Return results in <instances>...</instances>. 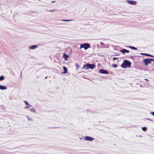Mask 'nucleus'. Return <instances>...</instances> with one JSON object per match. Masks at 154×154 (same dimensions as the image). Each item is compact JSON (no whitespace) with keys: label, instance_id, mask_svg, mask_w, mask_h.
Instances as JSON below:
<instances>
[{"label":"nucleus","instance_id":"7","mask_svg":"<svg viewBox=\"0 0 154 154\" xmlns=\"http://www.w3.org/2000/svg\"><path fill=\"white\" fill-rule=\"evenodd\" d=\"M128 3H129L130 4L132 5H135L136 3V2L134 1H133L128 0Z\"/></svg>","mask_w":154,"mask_h":154},{"label":"nucleus","instance_id":"22","mask_svg":"<svg viewBox=\"0 0 154 154\" xmlns=\"http://www.w3.org/2000/svg\"><path fill=\"white\" fill-rule=\"evenodd\" d=\"M150 60V63H151V61H153V59L152 58L149 59Z\"/></svg>","mask_w":154,"mask_h":154},{"label":"nucleus","instance_id":"15","mask_svg":"<svg viewBox=\"0 0 154 154\" xmlns=\"http://www.w3.org/2000/svg\"><path fill=\"white\" fill-rule=\"evenodd\" d=\"M5 79V78L3 76H0V80L2 81L4 80Z\"/></svg>","mask_w":154,"mask_h":154},{"label":"nucleus","instance_id":"13","mask_svg":"<svg viewBox=\"0 0 154 154\" xmlns=\"http://www.w3.org/2000/svg\"><path fill=\"white\" fill-rule=\"evenodd\" d=\"M38 47V46L36 45H34L31 46L29 48L31 49H34L35 48H36Z\"/></svg>","mask_w":154,"mask_h":154},{"label":"nucleus","instance_id":"3","mask_svg":"<svg viewBox=\"0 0 154 154\" xmlns=\"http://www.w3.org/2000/svg\"><path fill=\"white\" fill-rule=\"evenodd\" d=\"M90 45L88 43H84L80 45V48H84L85 50H86L88 48H90Z\"/></svg>","mask_w":154,"mask_h":154},{"label":"nucleus","instance_id":"19","mask_svg":"<svg viewBox=\"0 0 154 154\" xmlns=\"http://www.w3.org/2000/svg\"><path fill=\"white\" fill-rule=\"evenodd\" d=\"M112 66L114 68H116L117 67V65L116 64H114L112 65Z\"/></svg>","mask_w":154,"mask_h":154},{"label":"nucleus","instance_id":"26","mask_svg":"<svg viewBox=\"0 0 154 154\" xmlns=\"http://www.w3.org/2000/svg\"><path fill=\"white\" fill-rule=\"evenodd\" d=\"M145 80H146V81H148V79H145Z\"/></svg>","mask_w":154,"mask_h":154},{"label":"nucleus","instance_id":"10","mask_svg":"<svg viewBox=\"0 0 154 154\" xmlns=\"http://www.w3.org/2000/svg\"><path fill=\"white\" fill-rule=\"evenodd\" d=\"M7 89L6 87L3 86V85H0V89L2 90H5Z\"/></svg>","mask_w":154,"mask_h":154},{"label":"nucleus","instance_id":"11","mask_svg":"<svg viewBox=\"0 0 154 154\" xmlns=\"http://www.w3.org/2000/svg\"><path fill=\"white\" fill-rule=\"evenodd\" d=\"M63 69L64 70V72H63L64 73H66L67 72V69L66 67L65 66H63Z\"/></svg>","mask_w":154,"mask_h":154},{"label":"nucleus","instance_id":"1","mask_svg":"<svg viewBox=\"0 0 154 154\" xmlns=\"http://www.w3.org/2000/svg\"><path fill=\"white\" fill-rule=\"evenodd\" d=\"M131 65V63L127 60H125L121 65V67L124 68L129 67Z\"/></svg>","mask_w":154,"mask_h":154},{"label":"nucleus","instance_id":"17","mask_svg":"<svg viewBox=\"0 0 154 154\" xmlns=\"http://www.w3.org/2000/svg\"><path fill=\"white\" fill-rule=\"evenodd\" d=\"M71 20H62V21H71Z\"/></svg>","mask_w":154,"mask_h":154},{"label":"nucleus","instance_id":"8","mask_svg":"<svg viewBox=\"0 0 154 154\" xmlns=\"http://www.w3.org/2000/svg\"><path fill=\"white\" fill-rule=\"evenodd\" d=\"M120 51L122 53L124 54L125 53H129V51L128 50H127L126 49H123L122 50H121Z\"/></svg>","mask_w":154,"mask_h":154},{"label":"nucleus","instance_id":"2","mask_svg":"<svg viewBox=\"0 0 154 154\" xmlns=\"http://www.w3.org/2000/svg\"><path fill=\"white\" fill-rule=\"evenodd\" d=\"M95 66H96L93 64H87L84 65L83 67H82V69H85L87 70L88 69H93Z\"/></svg>","mask_w":154,"mask_h":154},{"label":"nucleus","instance_id":"4","mask_svg":"<svg viewBox=\"0 0 154 154\" xmlns=\"http://www.w3.org/2000/svg\"><path fill=\"white\" fill-rule=\"evenodd\" d=\"M143 61L145 65V66L147 65L148 63H150V60L149 59H143Z\"/></svg>","mask_w":154,"mask_h":154},{"label":"nucleus","instance_id":"18","mask_svg":"<svg viewBox=\"0 0 154 154\" xmlns=\"http://www.w3.org/2000/svg\"><path fill=\"white\" fill-rule=\"evenodd\" d=\"M76 66L77 69H78V68L79 67V65L77 64H76Z\"/></svg>","mask_w":154,"mask_h":154},{"label":"nucleus","instance_id":"9","mask_svg":"<svg viewBox=\"0 0 154 154\" xmlns=\"http://www.w3.org/2000/svg\"><path fill=\"white\" fill-rule=\"evenodd\" d=\"M63 57L64 58V59L66 60H67V58L69 56L68 55L64 53L63 54Z\"/></svg>","mask_w":154,"mask_h":154},{"label":"nucleus","instance_id":"12","mask_svg":"<svg viewBox=\"0 0 154 154\" xmlns=\"http://www.w3.org/2000/svg\"><path fill=\"white\" fill-rule=\"evenodd\" d=\"M141 54L142 55H146V56H148L151 57H154L152 55H150V54H146V53H141Z\"/></svg>","mask_w":154,"mask_h":154},{"label":"nucleus","instance_id":"24","mask_svg":"<svg viewBox=\"0 0 154 154\" xmlns=\"http://www.w3.org/2000/svg\"><path fill=\"white\" fill-rule=\"evenodd\" d=\"M152 115L154 116V112H152Z\"/></svg>","mask_w":154,"mask_h":154},{"label":"nucleus","instance_id":"5","mask_svg":"<svg viewBox=\"0 0 154 154\" xmlns=\"http://www.w3.org/2000/svg\"><path fill=\"white\" fill-rule=\"evenodd\" d=\"M99 71L100 73L102 74H108V72L107 70H105L103 69H100L99 70Z\"/></svg>","mask_w":154,"mask_h":154},{"label":"nucleus","instance_id":"6","mask_svg":"<svg viewBox=\"0 0 154 154\" xmlns=\"http://www.w3.org/2000/svg\"><path fill=\"white\" fill-rule=\"evenodd\" d=\"M94 139V138H92L90 137H86L85 140L87 141H92Z\"/></svg>","mask_w":154,"mask_h":154},{"label":"nucleus","instance_id":"16","mask_svg":"<svg viewBox=\"0 0 154 154\" xmlns=\"http://www.w3.org/2000/svg\"><path fill=\"white\" fill-rule=\"evenodd\" d=\"M142 130L144 131H146V127H143L142 128Z\"/></svg>","mask_w":154,"mask_h":154},{"label":"nucleus","instance_id":"21","mask_svg":"<svg viewBox=\"0 0 154 154\" xmlns=\"http://www.w3.org/2000/svg\"><path fill=\"white\" fill-rule=\"evenodd\" d=\"M113 60H116V59H118V58H117V57H114L113 58Z\"/></svg>","mask_w":154,"mask_h":154},{"label":"nucleus","instance_id":"23","mask_svg":"<svg viewBox=\"0 0 154 154\" xmlns=\"http://www.w3.org/2000/svg\"><path fill=\"white\" fill-rule=\"evenodd\" d=\"M31 110L32 111H33V112H34L35 111V110H34V109H31Z\"/></svg>","mask_w":154,"mask_h":154},{"label":"nucleus","instance_id":"14","mask_svg":"<svg viewBox=\"0 0 154 154\" xmlns=\"http://www.w3.org/2000/svg\"><path fill=\"white\" fill-rule=\"evenodd\" d=\"M129 47L132 49H134V50H137V48L134 47L129 46Z\"/></svg>","mask_w":154,"mask_h":154},{"label":"nucleus","instance_id":"20","mask_svg":"<svg viewBox=\"0 0 154 154\" xmlns=\"http://www.w3.org/2000/svg\"><path fill=\"white\" fill-rule=\"evenodd\" d=\"M24 102L25 103V104L26 105H29V103L26 101H24Z\"/></svg>","mask_w":154,"mask_h":154},{"label":"nucleus","instance_id":"25","mask_svg":"<svg viewBox=\"0 0 154 154\" xmlns=\"http://www.w3.org/2000/svg\"><path fill=\"white\" fill-rule=\"evenodd\" d=\"M55 2V1H52L51 2L52 3H54V2Z\"/></svg>","mask_w":154,"mask_h":154},{"label":"nucleus","instance_id":"27","mask_svg":"<svg viewBox=\"0 0 154 154\" xmlns=\"http://www.w3.org/2000/svg\"><path fill=\"white\" fill-rule=\"evenodd\" d=\"M26 108H28V107H27V106H26Z\"/></svg>","mask_w":154,"mask_h":154}]
</instances>
